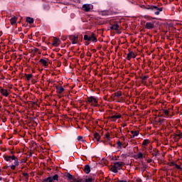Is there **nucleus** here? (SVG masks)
<instances>
[{
    "label": "nucleus",
    "instance_id": "f257e3e1",
    "mask_svg": "<svg viewBox=\"0 0 182 182\" xmlns=\"http://www.w3.org/2000/svg\"><path fill=\"white\" fill-rule=\"evenodd\" d=\"M11 154L12 156H5L4 155V159L6 161H9L10 163L12 161L11 160L14 161V165L10 166L11 170H16V167L19 166V161H18V158L15 156V151H11Z\"/></svg>",
    "mask_w": 182,
    "mask_h": 182
},
{
    "label": "nucleus",
    "instance_id": "f03ea898",
    "mask_svg": "<svg viewBox=\"0 0 182 182\" xmlns=\"http://www.w3.org/2000/svg\"><path fill=\"white\" fill-rule=\"evenodd\" d=\"M87 102L89 103H92V102H94V104H92V105L94 106L95 107H97V106H99V103L97 99H96V97L90 96L87 97Z\"/></svg>",
    "mask_w": 182,
    "mask_h": 182
},
{
    "label": "nucleus",
    "instance_id": "7ed1b4c3",
    "mask_svg": "<svg viewBox=\"0 0 182 182\" xmlns=\"http://www.w3.org/2000/svg\"><path fill=\"white\" fill-rule=\"evenodd\" d=\"M151 11H152V12L154 13V15H160V12H162L163 9H162V7L159 8L157 6H153L152 10H151Z\"/></svg>",
    "mask_w": 182,
    "mask_h": 182
},
{
    "label": "nucleus",
    "instance_id": "20e7f679",
    "mask_svg": "<svg viewBox=\"0 0 182 182\" xmlns=\"http://www.w3.org/2000/svg\"><path fill=\"white\" fill-rule=\"evenodd\" d=\"M93 9V5L92 4H84L82 6V10L85 12H90Z\"/></svg>",
    "mask_w": 182,
    "mask_h": 182
},
{
    "label": "nucleus",
    "instance_id": "39448f33",
    "mask_svg": "<svg viewBox=\"0 0 182 182\" xmlns=\"http://www.w3.org/2000/svg\"><path fill=\"white\" fill-rule=\"evenodd\" d=\"M68 38L70 41H72L73 45H76V43H77V39H79L77 36H69Z\"/></svg>",
    "mask_w": 182,
    "mask_h": 182
},
{
    "label": "nucleus",
    "instance_id": "423d86ee",
    "mask_svg": "<svg viewBox=\"0 0 182 182\" xmlns=\"http://www.w3.org/2000/svg\"><path fill=\"white\" fill-rule=\"evenodd\" d=\"M0 93L3 96H5V97H8L9 96V92H8V90L4 89V87H0Z\"/></svg>",
    "mask_w": 182,
    "mask_h": 182
},
{
    "label": "nucleus",
    "instance_id": "0eeeda50",
    "mask_svg": "<svg viewBox=\"0 0 182 182\" xmlns=\"http://www.w3.org/2000/svg\"><path fill=\"white\" fill-rule=\"evenodd\" d=\"M123 166H124V163L122 162V161L114 163V166L117 170H121V168H122V167H123Z\"/></svg>",
    "mask_w": 182,
    "mask_h": 182
},
{
    "label": "nucleus",
    "instance_id": "6e6552de",
    "mask_svg": "<svg viewBox=\"0 0 182 182\" xmlns=\"http://www.w3.org/2000/svg\"><path fill=\"white\" fill-rule=\"evenodd\" d=\"M56 92L58 95H62L63 92H65V88H63L62 86L55 85Z\"/></svg>",
    "mask_w": 182,
    "mask_h": 182
},
{
    "label": "nucleus",
    "instance_id": "1a4fd4ad",
    "mask_svg": "<svg viewBox=\"0 0 182 182\" xmlns=\"http://www.w3.org/2000/svg\"><path fill=\"white\" fill-rule=\"evenodd\" d=\"M154 23H155L154 22V23L147 22L145 25L146 29H149V30L154 29Z\"/></svg>",
    "mask_w": 182,
    "mask_h": 182
},
{
    "label": "nucleus",
    "instance_id": "9d476101",
    "mask_svg": "<svg viewBox=\"0 0 182 182\" xmlns=\"http://www.w3.org/2000/svg\"><path fill=\"white\" fill-rule=\"evenodd\" d=\"M122 117V114H117L115 115H113L112 117H109V119L112 120V122H116L117 119H120Z\"/></svg>",
    "mask_w": 182,
    "mask_h": 182
},
{
    "label": "nucleus",
    "instance_id": "9b49d317",
    "mask_svg": "<svg viewBox=\"0 0 182 182\" xmlns=\"http://www.w3.org/2000/svg\"><path fill=\"white\" fill-rule=\"evenodd\" d=\"M59 42H60V39L58 38L57 37H55L53 41V46H58Z\"/></svg>",
    "mask_w": 182,
    "mask_h": 182
},
{
    "label": "nucleus",
    "instance_id": "f8f14e48",
    "mask_svg": "<svg viewBox=\"0 0 182 182\" xmlns=\"http://www.w3.org/2000/svg\"><path fill=\"white\" fill-rule=\"evenodd\" d=\"M84 173H85V174H89V173H90V166L89 165H85L84 166Z\"/></svg>",
    "mask_w": 182,
    "mask_h": 182
},
{
    "label": "nucleus",
    "instance_id": "ddd939ff",
    "mask_svg": "<svg viewBox=\"0 0 182 182\" xmlns=\"http://www.w3.org/2000/svg\"><path fill=\"white\" fill-rule=\"evenodd\" d=\"M122 91H118L114 94L112 95V97H122Z\"/></svg>",
    "mask_w": 182,
    "mask_h": 182
},
{
    "label": "nucleus",
    "instance_id": "4468645a",
    "mask_svg": "<svg viewBox=\"0 0 182 182\" xmlns=\"http://www.w3.org/2000/svg\"><path fill=\"white\" fill-rule=\"evenodd\" d=\"M120 26L119 24H114L110 27L111 31H119Z\"/></svg>",
    "mask_w": 182,
    "mask_h": 182
},
{
    "label": "nucleus",
    "instance_id": "2eb2a0df",
    "mask_svg": "<svg viewBox=\"0 0 182 182\" xmlns=\"http://www.w3.org/2000/svg\"><path fill=\"white\" fill-rule=\"evenodd\" d=\"M101 15H102V16H109V15H110V11L109 10H105L101 11Z\"/></svg>",
    "mask_w": 182,
    "mask_h": 182
},
{
    "label": "nucleus",
    "instance_id": "dca6fc26",
    "mask_svg": "<svg viewBox=\"0 0 182 182\" xmlns=\"http://www.w3.org/2000/svg\"><path fill=\"white\" fill-rule=\"evenodd\" d=\"M18 21V18L16 16H14L10 19L11 25H15L16 21Z\"/></svg>",
    "mask_w": 182,
    "mask_h": 182
},
{
    "label": "nucleus",
    "instance_id": "f3484780",
    "mask_svg": "<svg viewBox=\"0 0 182 182\" xmlns=\"http://www.w3.org/2000/svg\"><path fill=\"white\" fill-rule=\"evenodd\" d=\"M131 133L132 134V136H131L132 139H134L136 137V136H139V131H131Z\"/></svg>",
    "mask_w": 182,
    "mask_h": 182
},
{
    "label": "nucleus",
    "instance_id": "a211bd4d",
    "mask_svg": "<svg viewBox=\"0 0 182 182\" xmlns=\"http://www.w3.org/2000/svg\"><path fill=\"white\" fill-rule=\"evenodd\" d=\"M90 36L91 39H92V42H94V43H96V42H97V38H96V36H95V33H92V34Z\"/></svg>",
    "mask_w": 182,
    "mask_h": 182
},
{
    "label": "nucleus",
    "instance_id": "6ab92c4d",
    "mask_svg": "<svg viewBox=\"0 0 182 182\" xmlns=\"http://www.w3.org/2000/svg\"><path fill=\"white\" fill-rule=\"evenodd\" d=\"M133 55H134V53L133 51H130L127 56V60H130V59H132V58H133Z\"/></svg>",
    "mask_w": 182,
    "mask_h": 182
},
{
    "label": "nucleus",
    "instance_id": "aec40b11",
    "mask_svg": "<svg viewBox=\"0 0 182 182\" xmlns=\"http://www.w3.org/2000/svg\"><path fill=\"white\" fill-rule=\"evenodd\" d=\"M26 22H27L28 23H30V24L33 23V22H34L33 18L26 17Z\"/></svg>",
    "mask_w": 182,
    "mask_h": 182
},
{
    "label": "nucleus",
    "instance_id": "412c9836",
    "mask_svg": "<svg viewBox=\"0 0 182 182\" xmlns=\"http://www.w3.org/2000/svg\"><path fill=\"white\" fill-rule=\"evenodd\" d=\"M40 63L43 65V66H48V61L43 58L40 59Z\"/></svg>",
    "mask_w": 182,
    "mask_h": 182
},
{
    "label": "nucleus",
    "instance_id": "4be33fe9",
    "mask_svg": "<svg viewBox=\"0 0 182 182\" xmlns=\"http://www.w3.org/2000/svg\"><path fill=\"white\" fill-rule=\"evenodd\" d=\"M94 139H95L97 140V141H100V135L99 134V133L95 132L94 134Z\"/></svg>",
    "mask_w": 182,
    "mask_h": 182
},
{
    "label": "nucleus",
    "instance_id": "5701e85b",
    "mask_svg": "<svg viewBox=\"0 0 182 182\" xmlns=\"http://www.w3.org/2000/svg\"><path fill=\"white\" fill-rule=\"evenodd\" d=\"M148 77L149 75L141 76L140 79H141L142 83H146V81L147 80Z\"/></svg>",
    "mask_w": 182,
    "mask_h": 182
},
{
    "label": "nucleus",
    "instance_id": "b1692460",
    "mask_svg": "<svg viewBox=\"0 0 182 182\" xmlns=\"http://www.w3.org/2000/svg\"><path fill=\"white\" fill-rule=\"evenodd\" d=\"M152 156L154 157H157V156H160V153H159V150L155 149L154 152L152 153Z\"/></svg>",
    "mask_w": 182,
    "mask_h": 182
},
{
    "label": "nucleus",
    "instance_id": "393cba45",
    "mask_svg": "<svg viewBox=\"0 0 182 182\" xmlns=\"http://www.w3.org/2000/svg\"><path fill=\"white\" fill-rule=\"evenodd\" d=\"M84 41H87V42H90V41H92V39L90 36H89L87 35H85L84 36Z\"/></svg>",
    "mask_w": 182,
    "mask_h": 182
},
{
    "label": "nucleus",
    "instance_id": "a878e982",
    "mask_svg": "<svg viewBox=\"0 0 182 182\" xmlns=\"http://www.w3.org/2000/svg\"><path fill=\"white\" fill-rule=\"evenodd\" d=\"M65 177H68V180H73L75 178V177H73L72 176V174L69 173H67L65 174Z\"/></svg>",
    "mask_w": 182,
    "mask_h": 182
},
{
    "label": "nucleus",
    "instance_id": "bb28decb",
    "mask_svg": "<svg viewBox=\"0 0 182 182\" xmlns=\"http://www.w3.org/2000/svg\"><path fill=\"white\" fill-rule=\"evenodd\" d=\"M111 171H112V173H119V169L116 168V167L113 166L111 168Z\"/></svg>",
    "mask_w": 182,
    "mask_h": 182
},
{
    "label": "nucleus",
    "instance_id": "cd10ccee",
    "mask_svg": "<svg viewBox=\"0 0 182 182\" xmlns=\"http://www.w3.org/2000/svg\"><path fill=\"white\" fill-rule=\"evenodd\" d=\"M176 137H179L178 140H180L182 137V133L181 131H178V134H176Z\"/></svg>",
    "mask_w": 182,
    "mask_h": 182
},
{
    "label": "nucleus",
    "instance_id": "c85d7f7f",
    "mask_svg": "<svg viewBox=\"0 0 182 182\" xmlns=\"http://www.w3.org/2000/svg\"><path fill=\"white\" fill-rule=\"evenodd\" d=\"M27 80H31V78L33 76L32 74H25Z\"/></svg>",
    "mask_w": 182,
    "mask_h": 182
},
{
    "label": "nucleus",
    "instance_id": "c756f323",
    "mask_svg": "<svg viewBox=\"0 0 182 182\" xmlns=\"http://www.w3.org/2000/svg\"><path fill=\"white\" fill-rule=\"evenodd\" d=\"M136 156H137V159L143 160V153L139 152Z\"/></svg>",
    "mask_w": 182,
    "mask_h": 182
},
{
    "label": "nucleus",
    "instance_id": "7c9ffc66",
    "mask_svg": "<svg viewBox=\"0 0 182 182\" xmlns=\"http://www.w3.org/2000/svg\"><path fill=\"white\" fill-rule=\"evenodd\" d=\"M149 139H144L142 142V146H147L149 144Z\"/></svg>",
    "mask_w": 182,
    "mask_h": 182
},
{
    "label": "nucleus",
    "instance_id": "2f4dec72",
    "mask_svg": "<svg viewBox=\"0 0 182 182\" xmlns=\"http://www.w3.org/2000/svg\"><path fill=\"white\" fill-rule=\"evenodd\" d=\"M102 143H104L105 146H107V144H109V146H111V147H113V144H112V142H109V141H101Z\"/></svg>",
    "mask_w": 182,
    "mask_h": 182
},
{
    "label": "nucleus",
    "instance_id": "473e14b6",
    "mask_svg": "<svg viewBox=\"0 0 182 182\" xmlns=\"http://www.w3.org/2000/svg\"><path fill=\"white\" fill-rule=\"evenodd\" d=\"M23 177H25L26 181H28V180H29V174L28 173H23Z\"/></svg>",
    "mask_w": 182,
    "mask_h": 182
},
{
    "label": "nucleus",
    "instance_id": "72a5a7b5",
    "mask_svg": "<svg viewBox=\"0 0 182 182\" xmlns=\"http://www.w3.org/2000/svg\"><path fill=\"white\" fill-rule=\"evenodd\" d=\"M153 5H151V6H144L145 9H148L149 11H152L153 10Z\"/></svg>",
    "mask_w": 182,
    "mask_h": 182
},
{
    "label": "nucleus",
    "instance_id": "f704fd0d",
    "mask_svg": "<svg viewBox=\"0 0 182 182\" xmlns=\"http://www.w3.org/2000/svg\"><path fill=\"white\" fill-rule=\"evenodd\" d=\"M172 164H173V166H175L176 168H178V170H182L181 166H180V165H178L177 164H174L172 163Z\"/></svg>",
    "mask_w": 182,
    "mask_h": 182
},
{
    "label": "nucleus",
    "instance_id": "c9c22d12",
    "mask_svg": "<svg viewBox=\"0 0 182 182\" xmlns=\"http://www.w3.org/2000/svg\"><path fill=\"white\" fill-rule=\"evenodd\" d=\"M142 168V173H144L147 168V166L146 164H143V166L141 167Z\"/></svg>",
    "mask_w": 182,
    "mask_h": 182
},
{
    "label": "nucleus",
    "instance_id": "e433bc0d",
    "mask_svg": "<svg viewBox=\"0 0 182 182\" xmlns=\"http://www.w3.org/2000/svg\"><path fill=\"white\" fill-rule=\"evenodd\" d=\"M93 181V178H87L85 180V182H92Z\"/></svg>",
    "mask_w": 182,
    "mask_h": 182
},
{
    "label": "nucleus",
    "instance_id": "4c0bfd02",
    "mask_svg": "<svg viewBox=\"0 0 182 182\" xmlns=\"http://www.w3.org/2000/svg\"><path fill=\"white\" fill-rule=\"evenodd\" d=\"M77 140H78V141H83V136H77Z\"/></svg>",
    "mask_w": 182,
    "mask_h": 182
},
{
    "label": "nucleus",
    "instance_id": "58836bf2",
    "mask_svg": "<svg viewBox=\"0 0 182 182\" xmlns=\"http://www.w3.org/2000/svg\"><path fill=\"white\" fill-rule=\"evenodd\" d=\"M118 147L122 148V146H123V144L120 142V140H119L117 143Z\"/></svg>",
    "mask_w": 182,
    "mask_h": 182
},
{
    "label": "nucleus",
    "instance_id": "ea45409f",
    "mask_svg": "<svg viewBox=\"0 0 182 182\" xmlns=\"http://www.w3.org/2000/svg\"><path fill=\"white\" fill-rule=\"evenodd\" d=\"M163 112L165 116H168V114H169L168 110L164 109Z\"/></svg>",
    "mask_w": 182,
    "mask_h": 182
},
{
    "label": "nucleus",
    "instance_id": "a19ab883",
    "mask_svg": "<svg viewBox=\"0 0 182 182\" xmlns=\"http://www.w3.org/2000/svg\"><path fill=\"white\" fill-rule=\"evenodd\" d=\"M112 160L117 161V160H119V156L118 157L112 156Z\"/></svg>",
    "mask_w": 182,
    "mask_h": 182
},
{
    "label": "nucleus",
    "instance_id": "79ce46f5",
    "mask_svg": "<svg viewBox=\"0 0 182 182\" xmlns=\"http://www.w3.org/2000/svg\"><path fill=\"white\" fill-rule=\"evenodd\" d=\"M106 137H107V140H110V134H109V133H107V134H106Z\"/></svg>",
    "mask_w": 182,
    "mask_h": 182
},
{
    "label": "nucleus",
    "instance_id": "37998d69",
    "mask_svg": "<svg viewBox=\"0 0 182 182\" xmlns=\"http://www.w3.org/2000/svg\"><path fill=\"white\" fill-rule=\"evenodd\" d=\"M66 39H68V37H66L65 36H63L62 38H61L62 41H66Z\"/></svg>",
    "mask_w": 182,
    "mask_h": 182
},
{
    "label": "nucleus",
    "instance_id": "c03bdc74",
    "mask_svg": "<svg viewBox=\"0 0 182 182\" xmlns=\"http://www.w3.org/2000/svg\"><path fill=\"white\" fill-rule=\"evenodd\" d=\"M121 157H123V159H126V157H127V155L124 154H121Z\"/></svg>",
    "mask_w": 182,
    "mask_h": 182
},
{
    "label": "nucleus",
    "instance_id": "a18cd8bd",
    "mask_svg": "<svg viewBox=\"0 0 182 182\" xmlns=\"http://www.w3.org/2000/svg\"><path fill=\"white\" fill-rule=\"evenodd\" d=\"M134 182H141V179H140V178H137Z\"/></svg>",
    "mask_w": 182,
    "mask_h": 182
},
{
    "label": "nucleus",
    "instance_id": "49530a36",
    "mask_svg": "<svg viewBox=\"0 0 182 182\" xmlns=\"http://www.w3.org/2000/svg\"><path fill=\"white\" fill-rule=\"evenodd\" d=\"M151 19H156V18H151L150 16H148V18H147L148 21H151Z\"/></svg>",
    "mask_w": 182,
    "mask_h": 182
},
{
    "label": "nucleus",
    "instance_id": "de8ad7c7",
    "mask_svg": "<svg viewBox=\"0 0 182 182\" xmlns=\"http://www.w3.org/2000/svg\"><path fill=\"white\" fill-rule=\"evenodd\" d=\"M77 182H85V180H83V179H78V180H77Z\"/></svg>",
    "mask_w": 182,
    "mask_h": 182
},
{
    "label": "nucleus",
    "instance_id": "09e8293b",
    "mask_svg": "<svg viewBox=\"0 0 182 182\" xmlns=\"http://www.w3.org/2000/svg\"><path fill=\"white\" fill-rule=\"evenodd\" d=\"M8 168H9V166H4V170H7Z\"/></svg>",
    "mask_w": 182,
    "mask_h": 182
},
{
    "label": "nucleus",
    "instance_id": "8fccbe9b",
    "mask_svg": "<svg viewBox=\"0 0 182 182\" xmlns=\"http://www.w3.org/2000/svg\"><path fill=\"white\" fill-rule=\"evenodd\" d=\"M21 163H26V160H25V159H21Z\"/></svg>",
    "mask_w": 182,
    "mask_h": 182
},
{
    "label": "nucleus",
    "instance_id": "3c124183",
    "mask_svg": "<svg viewBox=\"0 0 182 182\" xmlns=\"http://www.w3.org/2000/svg\"><path fill=\"white\" fill-rule=\"evenodd\" d=\"M71 182H77V179H76V178H74L73 179V181H71Z\"/></svg>",
    "mask_w": 182,
    "mask_h": 182
},
{
    "label": "nucleus",
    "instance_id": "603ef678",
    "mask_svg": "<svg viewBox=\"0 0 182 182\" xmlns=\"http://www.w3.org/2000/svg\"><path fill=\"white\" fill-rule=\"evenodd\" d=\"M90 44V43H89V41H87L86 43H85V46H87Z\"/></svg>",
    "mask_w": 182,
    "mask_h": 182
},
{
    "label": "nucleus",
    "instance_id": "864d4df0",
    "mask_svg": "<svg viewBox=\"0 0 182 182\" xmlns=\"http://www.w3.org/2000/svg\"><path fill=\"white\" fill-rule=\"evenodd\" d=\"M18 32H22V28H18Z\"/></svg>",
    "mask_w": 182,
    "mask_h": 182
},
{
    "label": "nucleus",
    "instance_id": "5fc2aeb1",
    "mask_svg": "<svg viewBox=\"0 0 182 182\" xmlns=\"http://www.w3.org/2000/svg\"><path fill=\"white\" fill-rule=\"evenodd\" d=\"M21 35H22V36H21V39H23V33H21Z\"/></svg>",
    "mask_w": 182,
    "mask_h": 182
},
{
    "label": "nucleus",
    "instance_id": "6e6d98bb",
    "mask_svg": "<svg viewBox=\"0 0 182 182\" xmlns=\"http://www.w3.org/2000/svg\"><path fill=\"white\" fill-rule=\"evenodd\" d=\"M159 123H163V119H159Z\"/></svg>",
    "mask_w": 182,
    "mask_h": 182
},
{
    "label": "nucleus",
    "instance_id": "4d7b16f0",
    "mask_svg": "<svg viewBox=\"0 0 182 182\" xmlns=\"http://www.w3.org/2000/svg\"><path fill=\"white\" fill-rule=\"evenodd\" d=\"M4 123H5L6 122V118H5L4 119H3Z\"/></svg>",
    "mask_w": 182,
    "mask_h": 182
},
{
    "label": "nucleus",
    "instance_id": "13d9d810",
    "mask_svg": "<svg viewBox=\"0 0 182 182\" xmlns=\"http://www.w3.org/2000/svg\"><path fill=\"white\" fill-rule=\"evenodd\" d=\"M119 182H127L126 181H119Z\"/></svg>",
    "mask_w": 182,
    "mask_h": 182
},
{
    "label": "nucleus",
    "instance_id": "bf43d9fd",
    "mask_svg": "<svg viewBox=\"0 0 182 182\" xmlns=\"http://www.w3.org/2000/svg\"><path fill=\"white\" fill-rule=\"evenodd\" d=\"M132 58H136V54H134Z\"/></svg>",
    "mask_w": 182,
    "mask_h": 182
},
{
    "label": "nucleus",
    "instance_id": "052dcab7",
    "mask_svg": "<svg viewBox=\"0 0 182 182\" xmlns=\"http://www.w3.org/2000/svg\"><path fill=\"white\" fill-rule=\"evenodd\" d=\"M30 157H32V152H31L30 154Z\"/></svg>",
    "mask_w": 182,
    "mask_h": 182
},
{
    "label": "nucleus",
    "instance_id": "680f3d73",
    "mask_svg": "<svg viewBox=\"0 0 182 182\" xmlns=\"http://www.w3.org/2000/svg\"><path fill=\"white\" fill-rule=\"evenodd\" d=\"M123 127H126V124L123 125Z\"/></svg>",
    "mask_w": 182,
    "mask_h": 182
},
{
    "label": "nucleus",
    "instance_id": "e2e57ef3",
    "mask_svg": "<svg viewBox=\"0 0 182 182\" xmlns=\"http://www.w3.org/2000/svg\"><path fill=\"white\" fill-rule=\"evenodd\" d=\"M0 180H2V178H0Z\"/></svg>",
    "mask_w": 182,
    "mask_h": 182
},
{
    "label": "nucleus",
    "instance_id": "0e129e2a",
    "mask_svg": "<svg viewBox=\"0 0 182 182\" xmlns=\"http://www.w3.org/2000/svg\"><path fill=\"white\" fill-rule=\"evenodd\" d=\"M119 103H120V101H118Z\"/></svg>",
    "mask_w": 182,
    "mask_h": 182
},
{
    "label": "nucleus",
    "instance_id": "69168bd1",
    "mask_svg": "<svg viewBox=\"0 0 182 182\" xmlns=\"http://www.w3.org/2000/svg\"><path fill=\"white\" fill-rule=\"evenodd\" d=\"M150 161H151H151H149V163H150Z\"/></svg>",
    "mask_w": 182,
    "mask_h": 182
},
{
    "label": "nucleus",
    "instance_id": "338daca9",
    "mask_svg": "<svg viewBox=\"0 0 182 182\" xmlns=\"http://www.w3.org/2000/svg\"><path fill=\"white\" fill-rule=\"evenodd\" d=\"M150 161H151H151H149V163H150Z\"/></svg>",
    "mask_w": 182,
    "mask_h": 182
},
{
    "label": "nucleus",
    "instance_id": "774afa93",
    "mask_svg": "<svg viewBox=\"0 0 182 182\" xmlns=\"http://www.w3.org/2000/svg\"><path fill=\"white\" fill-rule=\"evenodd\" d=\"M150 161H151H151H149V163H150Z\"/></svg>",
    "mask_w": 182,
    "mask_h": 182
}]
</instances>
